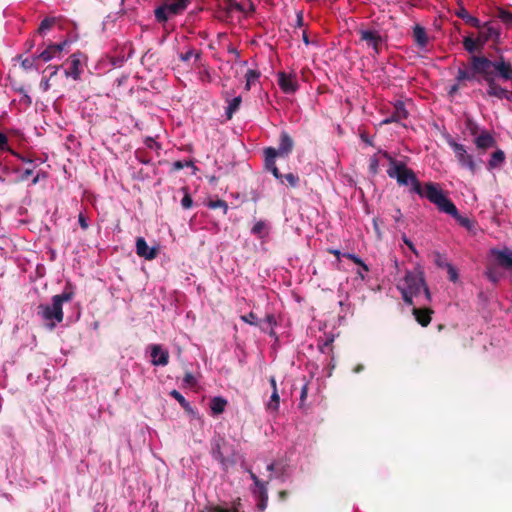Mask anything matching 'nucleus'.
I'll return each mask as SVG.
<instances>
[{
    "label": "nucleus",
    "mask_w": 512,
    "mask_h": 512,
    "mask_svg": "<svg viewBox=\"0 0 512 512\" xmlns=\"http://www.w3.org/2000/svg\"><path fill=\"white\" fill-rule=\"evenodd\" d=\"M249 475L252 481L254 482L255 486L257 487V492L262 491L263 488H268L267 484L268 482H264L258 478V476L252 471L249 470Z\"/></svg>",
    "instance_id": "37"
},
{
    "label": "nucleus",
    "mask_w": 512,
    "mask_h": 512,
    "mask_svg": "<svg viewBox=\"0 0 512 512\" xmlns=\"http://www.w3.org/2000/svg\"><path fill=\"white\" fill-rule=\"evenodd\" d=\"M478 29L479 33L477 38L480 47H484L489 40H496L500 35L499 29L492 23H486L483 26L480 25Z\"/></svg>",
    "instance_id": "12"
},
{
    "label": "nucleus",
    "mask_w": 512,
    "mask_h": 512,
    "mask_svg": "<svg viewBox=\"0 0 512 512\" xmlns=\"http://www.w3.org/2000/svg\"><path fill=\"white\" fill-rule=\"evenodd\" d=\"M497 76L503 80L512 81V64L502 56L492 61L484 55L473 54L469 57V67L463 63L462 67L458 68L455 80L476 81L479 84L485 82L487 96L503 99V96L507 95V89L497 83Z\"/></svg>",
    "instance_id": "1"
},
{
    "label": "nucleus",
    "mask_w": 512,
    "mask_h": 512,
    "mask_svg": "<svg viewBox=\"0 0 512 512\" xmlns=\"http://www.w3.org/2000/svg\"><path fill=\"white\" fill-rule=\"evenodd\" d=\"M258 502L257 508L259 511H264L268 504V488H263L262 491L257 492Z\"/></svg>",
    "instance_id": "31"
},
{
    "label": "nucleus",
    "mask_w": 512,
    "mask_h": 512,
    "mask_svg": "<svg viewBox=\"0 0 512 512\" xmlns=\"http://www.w3.org/2000/svg\"><path fill=\"white\" fill-rule=\"evenodd\" d=\"M343 256L346 257L347 259H350L355 264L359 265L364 271L367 272L369 270L368 266L357 255L351 254V253H346V254H343Z\"/></svg>",
    "instance_id": "39"
},
{
    "label": "nucleus",
    "mask_w": 512,
    "mask_h": 512,
    "mask_svg": "<svg viewBox=\"0 0 512 512\" xmlns=\"http://www.w3.org/2000/svg\"><path fill=\"white\" fill-rule=\"evenodd\" d=\"M259 77H260L259 71L249 69L245 75V78H246L245 89L247 91H249L251 89L252 84H254L256 81H258Z\"/></svg>",
    "instance_id": "30"
},
{
    "label": "nucleus",
    "mask_w": 512,
    "mask_h": 512,
    "mask_svg": "<svg viewBox=\"0 0 512 512\" xmlns=\"http://www.w3.org/2000/svg\"><path fill=\"white\" fill-rule=\"evenodd\" d=\"M38 59L37 56L32 58H25L21 62V66L24 70H31L35 66V60Z\"/></svg>",
    "instance_id": "41"
},
{
    "label": "nucleus",
    "mask_w": 512,
    "mask_h": 512,
    "mask_svg": "<svg viewBox=\"0 0 512 512\" xmlns=\"http://www.w3.org/2000/svg\"><path fill=\"white\" fill-rule=\"evenodd\" d=\"M184 168V162L183 161H175L172 166L173 171H179Z\"/></svg>",
    "instance_id": "53"
},
{
    "label": "nucleus",
    "mask_w": 512,
    "mask_h": 512,
    "mask_svg": "<svg viewBox=\"0 0 512 512\" xmlns=\"http://www.w3.org/2000/svg\"><path fill=\"white\" fill-rule=\"evenodd\" d=\"M242 99L241 96H237L229 101V105L226 109V117L227 119H231L234 113L239 109L241 105Z\"/></svg>",
    "instance_id": "28"
},
{
    "label": "nucleus",
    "mask_w": 512,
    "mask_h": 512,
    "mask_svg": "<svg viewBox=\"0 0 512 512\" xmlns=\"http://www.w3.org/2000/svg\"><path fill=\"white\" fill-rule=\"evenodd\" d=\"M413 36H414L415 42L420 47H425L427 45V43H428L427 33H426V30L422 26L415 25V27L413 29Z\"/></svg>",
    "instance_id": "22"
},
{
    "label": "nucleus",
    "mask_w": 512,
    "mask_h": 512,
    "mask_svg": "<svg viewBox=\"0 0 512 512\" xmlns=\"http://www.w3.org/2000/svg\"><path fill=\"white\" fill-rule=\"evenodd\" d=\"M211 455L212 457L219 461L223 466H226L228 463H233L234 452L232 451L230 459L229 457V444L227 440L221 436L216 435L211 440Z\"/></svg>",
    "instance_id": "8"
},
{
    "label": "nucleus",
    "mask_w": 512,
    "mask_h": 512,
    "mask_svg": "<svg viewBox=\"0 0 512 512\" xmlns=\"http://www.w3.org/2000/svg\"><path fill=\"white\" fill-rule=\"evenodd\" d=\"M402 240L413 253L417 254L414 244L405 234L402 235Z\"/></svg>",
    "instance_id": "50"
},
{
    "label": "nucleus",
    "mask_w": 512,
    "mask_h": 512,
    "mask_svg": "<svg viewBox=\"0 0 512 512\" xmlns=\"http://www.w3.org/2000/svg\"><path fill=\"white\" fill-rule=\"evenodd\" d=\"M192 56H195V59H199L201 56L200 52H195L194 49H189L186 53H181L179 55V59L183 62H187L191 59Z\"/></svg>",
    "instance_id": "40"
},
{
    "label": "nucleus",
    "mask_w": 512,
    "mask_h": 512,
    "mask_svg": "<svg viewBox=\"0 0 512 512\" xmlns=\"http://www.w3.org/2000/svg\"><path fill=\"white\" fill-rule=\"evenodd\" d=\"M474 144L479 151L485 153L488 149L496 147V140L490 132L482 131L474 139Z\"/></svg>",
    "instance_id": "15"
},
{
    "label": "nucleus",
    "mask_w": 512,
    "mask_h": 512,
    "mask_svg": "<svg viewBox=\"0 0 512 512\" xmlns=\"http://www.w3.org/2000/svg\"><path fill=\"white\" fill-rule=\"evenodd\" d=\"M293 147L294 141L292 137L286 131H282L280 133L278 147H267L264 149L265 167L274 177H279V169L275 163L276 157H287L292 152Z\"/></svg>",
    "instance_id": "4"
},
{
    "label": "nucleus",
    "mask_w": 512,
    "mask_h": 512,
    "mask_svg": "<svg viewBox=\"0 0 512 512\" xmlns=\"http://www.w3.org/2000/svg\"><path fill=\"white\" fill-rule=\"evenodd\" d=\"M57 22V18L55 17H47L42 20L40 26L37 30L39 34H43L45 31L51 29Z\"/></svg>",
    "instance_id": "32"
},
{
    "label": "nucleus",
    "mask_w": 512,
    "mask_h": 512,
    "mask_svg": "<svg viewBox=\"0 0 512 512\" xmlns=\"http://www.w3.org/2000/svg\"><path fill=\"white\" fill-rule=\"evenodd\" d=\"M328 252L330 254H333L334 256H336L338 260L340 259L341 252L339 250H337V249H328Z\"/></svg>",
    "instance_id": "62"
},
{
    "label": "nucleus",
    "mask_w": 512,
    "mask_h": 512,
    "mask_svg": "<svg viewBox=\"0 0 512 512\" xmlns=\"http://www.w3.org/2000/svg\"><path fill=\"white\" fill-rule=\"evenodd\" d=\"M280 396L278 394V390L272 391L270 400L267 404V408L272 411H277L279 409Z\"/></svg>",
    "instance_id": "35"
},
{
    "label": "nucleus",
    "mask_w": 512,
    "mask_h": 512,
    "mask_svg": "<svg viewBox=\"0 0 512 512\" xmlns=\"http://www.w3.org/2000/svg\"><path fill=\"white\" fill-rule=\"evenodd\" d=\"M360 40L365 42L368 47H372L376 54L380 53L382 37L376 30H359Z\"/></svg>",
    "instance_id": "11"
},
{
    "label": "nucleus",
    "mask_w": 512,
    "mask_h": 512,
    "mask_svg": "<svg viewBox=\"0 0 512 512\" xmlns=\"http://www.w3.org/2000/svg\"><path fill=\"white\" fill-rule=\"evenodd\" d=\"M465 82H466V81L458 82V81L456 80V83L450 87L449 95H451V96H452V95L456 94V93L458 92V90H459L461 87H464V86H465Z\"/></svg>",
    "instance_id": "48"
},
{
    "label": "nucleus",
    "mask_w": 512,
    "mask_h": 512,
    "mask_svg": "<svg viewBox=\"0 0 512 512\" xmlns=\"http://www.w3.org/2000/svg\"><path fill=\"white\" fill-rule=\"evenodd\" d=\"M463 46L470 54L483 49V47H480L478 44V38L473 39L471 36H467L463 39Z\"/></svg>",
    "instance_id": "27"
},
{
    "label": "nucleus",
    "mask_w": 512,
    "mask_h": 512,
    "mask_svg": "<svg viewBox=\"0 0 512 512\" xmlns=\"http://www.w3.org/2000/svg\"><path fill=\"white\" fill-rule=\"evenodd\" d=\"M308 394V387L307 384H305L301 389V395H300V401L303 402Z\"/></svg>",
    "instance_id": "54"
},
{
    "label": "nucleus",
    "mask_w": 512,
    "mask_h": 512,
    "mask_svg": "<svg viewBox=\"0 0 512 512\" xmlns=\"http://www.w3.org/2000/svg\"><path fill=\"white\" fill-rule=\"evenodd\" d=\"M279 177H275L281 184H287L291 187H297L299 184V177L293 173L282 174L279 172Z\"/></svg>",
    "instance_id": "26"
},
{
    "label": "nucleus",
    "mask_w": 512,
    "mask_h": 512,
    "mask_svg": "<svg viewBox=\"0 0 512 512\" xmlns=\"http://www.w3.org/2000/svg\"><path fill=\"white\" fill-rule=\"evenodd\" d=\"M361 139L363 142H365L366 144L368 145H373L371 140L369 139V137L366 135V134H361Z\"/></svg>",
    "instance_id": "64"
},
{
    "label": "nucleus",
    "mask_w": 512,
    "mask_h": 512,
    "mask_svg": "<svg viewBox=\"0 0 512 512\" xmlns=\"http://www.w3.org/2000/svg\"><path fill=\"white\" fill-rule=\"evenodd\" d=\"M370 170L373 173H377L378 170V161L376 159H372L370 163Z\"/></svg>",
    "instance_id": "56"
},
{
    "label": "nucleus",
    "mask_w": 512,
    "mask_h": 512,
    "mask_svg": "<svg viewBox=\"0 0 512 512\" xmlns=\"http://www.w3.org/2000/svg\"><path fill=\"white\" fill-rule=\"evenodd\" d=\"M506 156L503 150L497 149L491 154V157L488 161L487 168L488 170H493L501 167L505 162Z\"/></svg>",
    "instance_id": "21"
},
{
    "label": "nucleus",
    "mask_w": 512,
    "mask_h": 512,
    "mask_svg": "<svg viewBox=\"0 0 512 512\" xmlns=\"http://www.w3.org/2000/svg\"><path fill=\"white\" fill-rule=\"evenodd\" d=\"M226 4V7L224 8L225 12L227 14H230L233 10L244 12V7L237 2V0H223Z\"/></svg>",
    "instance_id": "34"
},
{
    "label": "nucleus",
    "mask_w": 512,
    "mask_h": 512,
    "mask_svg": "<svg viewBox=\"0 0 512 512\" xmlns=\"http://www.w3.org/2000/svg\"><path fill=\"white\" fill-rule=\"evenodd\" d=\"M277 77L278 85L284 93L293 94L298 90L299 84L296 74L280 71Z\"/></svg>",
    "instance_id": "10"
},
{
    "label": "nucleus",
    "mask_w": 512,
    "mask_h": 512,
    "mask_svg": "<svg viewBox=\"0 0 512 512\" xmlns=\"http://www.w3.org/2000/svg\"><path fill=\"white\" fill-rule=\"evenodd\" d=\"M33 174V169H25L21 175L22 180H27Z\"/></svg>",
    "instance_id": "55"
},
{
    "label": "nucleus",
    "mask_w": 512,
    "mask_h": 512,
    "mask_svg": "<svg viewBox=\"0 0 512 512\" xmlns=\"http://www.w3.org/2000/svg\"><path fill=\"white\" fill-rule=\"evenodd\" d=\"M450 147L453 149L459 163L462 166H466L470 171L474 172L476 169V164L473 160L472 155L468 154L465 146L451 140L448 142Z\"/></svg>",
    "instance_id": "9"
},
{
    "label": "nucleus",
    "mask_w": 512,
    "mask_h": 512,
    "mask_svg": "<svg viewBox=\"0 0 512 512\" xmlns=\"http://www.w3.org/2000/svg\"><path fill=\"white\" fill-rule=\"evenodd\" d=\"M69 62H70V67L67 70H65V75L67 77L73 78L74 80H78L80 78V75H81V69H80L81 62H80V59H79V57L76 54H72L69 57Z\"/></svg>",
    "instance_id": "20"
},
{
    "label": "nucleus",
    "mask_w": 512,
    "mask_h": 512,
    "mask_svg": "<svg viewBox=\"0 0 512 512\" xmlns=\"http://www.w3.org/2000/svg\"><path fill=\"white\" fill-rule=\"evenodd\" d=\"M492 254L495 257L497 264L507 270H512V250H492Z\"/></svg>",
    "instance_id": "16"
},
{
    "label": "nucleus",
    "mask_w": 512,
    "mask_h": 512,
    "mask_svg": "<svg viewBox=\"0 0 512 512\" xmlns=\"http://www.w3.org/2000/svg\"><path fill=\"white\" fill-rule=\"evenodd\" d=\"M74 292L70 287H66L61 294L52 297V303L40 304L37 307V314L41 316L44 321L45 327L52 331L58 323H61L64 318L63 303L69 302L73 299Z\"/></svg>",
    "instance_id": "3"
},
{
    "label": "nucleus",
    "mask_w": 512,
    "mask_h": 512,
    "mask_svg": "<svg viewBox=\"0 0 512 512\" xmlns=\"http://www.w3.org/2000/svg\"><path fill=\"white\" fill-rule=\"evenodd\" d=\"M170 396L173 397L176 401H178V403L180 404V406L189 414H195V411L194 409L191 407L190 403L183 397V395L177 391V390H172L170 392Z\"/></svg>",
    "instance_id": "25"
},
{
    "label": "nucleus",
    "mask_w": 512,
    "mask_h": 512,
    "mask_svg": "<svg viewBox=\"0 0 512 512\" xmlns=\"http://www.w3.org/2000/svg\"><path fill=\"white\" fill-rule=\"evenodd\" d=\"M412 313L415 316L416 321L421 326L426 327L431 322L433 310L430 308H413Z\"/></svg>",
    "instance_id": "19"
},
{
    "label": "nucleus",
    "mask_w": 512,
    "mask_h": 512,
    "mask_svg": "<svg viewBox=\"0 0 512 512\" xmlns=\"http://www.w3.org/2000/svg\"><path fill=\"white\" fill-rule=\"evenodd\" d=\"M498 17L505 23L512 24V13L506 10H499Z\"/></svg>",
    "instance_id": "42"
},
{
    "label": "nucleus",
    "mask_w": 512,
    "mask_h": 512,
    "mask_svg": "<svg viewBox=\"0 0 512 512\" xmlns=\"http://www.w3.org/2000/svg\"><path fill=\"white\" fill-rule=\"evenodd\" d=\"M457 16L464 20V22L472 27L480 28V21L478 18L470 15L466 9L461 8L457 11Z\"/></svg>",
    "instance_id": "24"
},
{
    "label": "nucleus",
    "mask_w": 512,
    "mask_h": 512,
    "mask_svg": "<svg viewBox=\"0 0 512 512\" xmlns=\"http://www.w3.org/2000/svg\"><path fill=\"white\" fill-rule=\"evenodd\" d=\"M8 146V137L0 132V150L7 149Z\"/></svg>",
    "instance_id": "51"
},
{
    "label": "nucleus",
    "mask_w": 512,
    "mask_h": 512,
    "mask_svg": "<svg viewBox=\"0 0 512 512\" xmlns=\"http://www.w3.org/2000/svg\"><path fill=\"white\" fill-rule=\"evenodd\" d=\"M208 207L211 209L221 208V209H223L224 214H226L228 211V205H227L226 201L221 200V199L210 201L208 203Z\"/></svg>",
    "instance_id": "38"
},
{
    "label": "nucleus",
    "mask_w": 512,
    "mask_h": 512,
    "mask_svg": "<svg viewBox=\"0 0 512 512\" xmlns=\"http://www.w3.org/2000/svg\"><path fill=\"white\" fill-rule=\"evenodd\" d=\"M408 117V111L405 108V104L402 101H397L394 104L393 111L390 117L386 118L383 123L388 124L392 122H401Z\"/></svg>",
    "instance_id": "17"
},
{
    "label": "nucleus",
    "mask_w": 512,
    "mask_h": 512,
    "mask_svg": "<svg viewBox=\"0 0 512 512\" xmlns=\"http://www.w3.org/2000/svg\"><path fill=\"white\" fill-rule=\"evenodd\" d=\"M447 272H448L450 281L456 282L458 280V272L452 264L450 266H448Z\"/></svg>",
    "instance_id": "45"
},
{
    "label": "nucleus",
    "mask_w": 512,
    "mask_h": 512,
    "mask_svg": "<svg viewBox=\"0 0 512 512\" xmlns=\"http://www.w3.org/2000/svg\"><path fill=\"white\" fill-rule=\"evenodd\" d=\"M183 382L187 384L188 386L192 387L196 384L195 377L192 373L186 372L183 378Z\"/></svg>",
    "instance_id": "46"
},
{
    "label": "nucleus",
    "mask_w": 512,
    "mask_h": 512,
    "mask_svg": "<svg viewBox=\"0 0 512 512\" xmlns=\"http://www.w3.org/2000/svg\"><path fill=\"white\" fill-rule=\"evenodd\" d=\"M415 295L412 294L410 291H407L405 289H402V298L404 300L405 303L409 304V305H412L413 304V300L412 298L414 297Z\"/></svg>",
    "instance_id": "47"
},
{
    "label": "nucleus",
    "mask_w": 512,
    "mask_h": 512,
    "mask_svg": "<svg viewBox=\"0 0 512 512\" xmlns=\"http://www.w3.org/2000/svg\"><path fill=\"white\" fill-rule=\"evenodd\" d=\"M434 263L439 267V268H445L447 269L448 266L451 265V263H449L446 259V257L444 255H442L441 253L439 252H436L434 254Z\"/></svg>",
    "instance_id": "36"
},
{
    "label": "nucleus",
    "mask_w": 512,
    "mask_h": 512,
    "mask_svg": "<svg viewBox=\"0 0 512 512\" xmlns=\"http://www.w3.org/2000/svg\"><path fill=\"white\" fill-rule=\"evenodd\" d=\"M226 405V399L223 397H214L210 402V409L214 415H219L224 412Z\"/></svg>",
    "instance_id": "23"
},
{
    "label": "nucleus",
    "mask_w": 512,
    "mask_h": 512,
    "mask_svg": "<svg viewBox=\"0 0 512 512\" xmlns=\"http://www.w3.org/2000/svg\"><path fill=\"white\" fill-rule=\"evenodd\" d=\"M66 45L67 41H63L59 44H51L39 55H37V58L41 59L43 62H48L55 56L59 55Z\"/></svg>",
    "instance_id": "18"
},
{
    "label": "nucleus",
    "mask_w": 512,
    "mask_h": 512,
    "mask_svg": "<svg viewBox=\"0 0 512 512\" xmlns=\"http://www.w3.org/2000/svg\"><path fill=\"white\" fill-rule=\"evenodd\" d=\"M428 192L431 197V203L436 205L439 211L452 216L462 227L468 230L473 228V222L459 214L455 204L445 195L442 189L439 192L430 189Z\"/></svg>",
    "instance_id": "5"
},
{
    "label": "nucleus",
    "mask_w": 512,
    "mask_h": 512,
    "mask_svg": "<svg viewBox=\"0 0 512 512\" xmlns=\"http://www.w3.org/2000/svg\"><path fill=\"white\" fill-rule=\"evenodd\" d=\"M214 512H239V511L236 508L224 509V508L217 507L214 509Z\"/></svg>",
    "instance_id": "57"
},
{
    "label": "nucleus",
    "mask_w": 512,
    "mask_h": 512,
    "mask_svg": "<svg viewBox=\"0 0 512 512\" xmlns=\"http://www.w3.org/2000/svg\"><path fill=\"white\" fill-rule=\"evenodd\" d=\"M190 0H163V2L155 8V20L160 23H166L170 18L181 15L188 7Z\"/></svg>",
    "instance_id": "6"
},
{
    "label": "nucleus",
    "mask_w": 512,
    "mask_h": 512,
    "mask_svg": "<svg viewBox=\"0 0 512 512\" xmlns=\"http://www.w3.org/2000/svg\"><path fill=\"white\" fill-rule=\"evenodd\" d=\"M151 350V363L154 366H166L169 362V352L164 350L161 345L153 344Z\"/></svg>",
    "instance_id": "13"
},
{
    "label": "nucleus",
    "mask_w": 512,
    "mask_h": 512,
    "mask_svg": "<svg viewBox=\"0 0 512 512\" xmlns=\"http://www.w3.org/2000/svg\"><path fill=\"white\" fill-rule=\"evenodd\" d=\"M241 320L253 326H259L263 331H266V327H263L258 321L257 315L254 312H249L246 315L241 316Z\"/></svg>",
    "instance_id": "33"
},
{
    "label": "nucleus",
    "mask_w": 512,
    "mask_h": 512,
    "mask_svg": "<svg viewBox=\"0 0 512 512\" xmlns=\"http://www.w3.org/2000/svg\"><path fill=\"white\" fill-rule=\"evenodd\" d=\"M381 154L389 163V167L386 171L387 175L392 179H396L399 186L410 185L411 193H416L420 197L428 199L430 202L431 197L429 196L428 191H430V189L436 192L440 191L441 187L437 183L426 182L422 185L414 171L411 168H408L405 162L395 159L387 151H383Z\"/></svg>",
    "instance_id": "2"
},
{
    "label": "nucleus",
    "mask_w": 512,
    "mask_h": 512,
    "mask_svg": "<svg viewBox=\"0 0 512 512\" xmlns=\"http://www.w3.org/2000/svg\"><path fill=\"white\" fill-rule=\"evenodd\" d=\"M263 327H265V324H267L268 326L270 327H273L274 325H276V320H275V317L274 315L272 314H267L265 319L260 321L259 322Z\"/></svg>",
    "instance_id": "44"
},
{
    "label": "nucleus",
    "mask_w": 512,
    "mask_h": 512,
    "mask_svg": "<svg viewBox=\"0 0 512 512\" xmlns=\"http://www.w3.org/2000/svg\"><path fill=\"white\" fill-rule=\"evenodd\" d=\"M193 205V200H192V197L190 196V194L188 192H185L182 200H181V206L184 208V209H190Z\"/></svg>",
    "instance_id": "43"
},
{
    "label": "nucleus",
    "mask_w": 512,
    "mask_h": 512,
    "mask_svg": "<svg viewBox=\"0 0 512 512\" xmlns=\"http://www.w3.org/2000/svg\"><path fill=\"white\" fill-rule=\"evenodd\" d=\"M279 500L285 501L288 497V492L286 490H281L278 493Z\"/></svg>",
    "instance_id": "58"
},
{
    "label": "nucleus",
    "mask_w": 512,
    "mask_h": 512,
    "mask_svg": "<svg viewBox=\"0 0 512 512\" xmlns=\"http://www.w3.org/2000/svg\"><path fill=\"white\" fill-rule=\"evenodd\" d=\"M269 382H270V385L272 387V390H277V383H276V379L274 376H271L270 379H269Z\"/></svg>",
    "instance_id": "61"
},
{
    "label": "nucleus",
    "mask_w": 512,
    "mask_h": 512,
    "mask_svg": "<svg viewBox=\"0 0 512 512\" xmlns=\"http://www.w3.org/2000/svg\"><path fill=\"white\" fill-rule=\"evenodd\" d=\"M78 222H79L80 227L83 230L88 229L89 224L87 222V218L85 217V215L83 213H79V215H78Z\"/></svg>",
    "instance_id": "49"
},
{
    "label": "nucleus",
    "mask_w": 512,
    "mask_h": 512,
    "mask_svg": "<svg viewBox=\"0 0 512 512\" xmlns=\"http://www.w3.org/2000/svg\"><path fill=\"white\" fill-rule=\"evenodd\" d=\"M364 370V365L363 364H357L353 369L352 371L354 373H360Z\"/></svg>",
    "instance_id": "60"
},
{
    "label": "nucleus",
    "mask_w": 512,
    "mask_h": 512,
    "mask_svg": "<svg viewBox=\"0 0 512 512\" xmlns=\"http://www.w3.org/2000/svg\"><path fill=\"white\" fill-rule=\"evenodd\" d=\"M405 290L418 296L421 291L424 292L425 299L431 301V294L425 283L424 273L421 270L408 271L404 277Z\"/></svg>",
    "instance_id": "7"
},
{
    "label": "nucleus",
    "mask_w": 512,
    "mask_h": 512,
    "mask_svg": "<svg viewBox=\"0 0 512 512\" xmlns=\"http://www.w3.org/2000/svg\"><path fill=\"white\" fill-rule=\"evenodd\" d=\"M392 217H393V219H394V221H395L396 223L401 222V221H402V218H403V215H402L401 210H400L399 208H397V209L395 210V215H393Z\"/></svg>",
    "instance_id": "52"
},
{
    "label": "nucleus",
    "mask_w": 512,
    "mask_h": 512,
    "mask_svg": "<svg viewBox=\"0 0 512 512\" xmlns=\"http://www.w3.org/2000/svg\"><path fill=\"white\" fill-rule=\"evenodd\" d=\"M373 226H374L375 232L380 237L381 232H380V229H379V226H378V219L377 218L373 219Z\"/></svg>",
    "instance_id": "59"
},
{
    "label": "nucleus",
    "mask_w": 512,
    "mask_h": 512,
    "mask_svg": "<svg viewBox=\"0 0 512 512\" xmlns=\"http://www.w3.org/2000/svg\"><path fill=\"white\" fill-rule=\"evenodd\" d=\"M251 233L258 238H264L267 235V225L264 221H257L251 229Z\"/></svg>",
    "instance_id": "29"
},
{
    "label": "nucleus",
    "mask_w": 512,
    "mask_h": 512,
    "mask_svg": "<svg viewBox=\"0 0 512 512\" xmlns=\"http://www.w3.org/2000/svg\"><path fill=\"white\" fill-rule=\"evenodd\" d=\"M136 253L139 257L146 260H153L158 255V249L156 247H149L143 237H138L136 240Z\"/></svg>",
    "instance_id": "14"
},
{
    "label": "nucleus",
    "mask_w": 512,
    "mask_h": 512,
    "mask_svg": "<svg viewBox=\"0 0 512 512\" xmlns=\"http://www.w3.org/2000/svg\"><path fill=\"white\" fill-rule=\"evenodd\" d=\"M297 26H299V27L303 26V14H302V12H299L297 14Z\"/></svg>",
    "instance_id": "63"
}]
</instances>
